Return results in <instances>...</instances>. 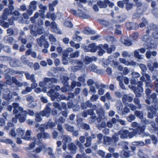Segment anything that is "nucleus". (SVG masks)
I'll return each mask as SVG.
<instances>
[{"label":"nucleus","mask_w":158,"mask_h":158,"mask_svg":"<svg viewBox=\"0 0 158 158\" xmlns=\"http://www.w3.org/2000/svg\"><path fill=\"white\" fill-rule=\"evenodd\" d=\"M143 35L141 38L142 40L144 42H148L147 44L148 49H156L157 48V45L155 40L153 39L152 37H150L149 34Z\"/></svg>","instance_id":"1"},{"label":"nucleus","mask_w":158,"mask_h":158,"mask_svg":"<svg viewBox=\"0 0 158 158\" xmlns=\"http://www.w3.org/2000/svg\"><path fill=\"white\" fill-rule=\"evenodd\" d=\"M46 150V146L43 144L39 146L33 151H31L27 154L28 156L31 158H39V156L38 154L42 151Z\"/></svg>","instance_id":"2"},{"label":"nucleus","mask_w":158,"mask_h":158,"mask_svg":"<svg viewBox=\"0 0 158 158\" xmlns=\"http://www.w3.org/2000/svg\"><path fill=\"white\" fill-rule=\"evenodd\" d=\"M53 106L55 108L52 112V113L54 115H59L61 113V110L62 109L65 110L66 108V104L65 103H61L60 105L57 103H54Z\"/></svg>","instance_id":"3"},{"label":"nucleus","mask_w":158,"mask_h":158,"mask_svg":"<svg viewBox=\"0 0 158 158\" xmlns=\"http://www.w3.org/2000/svg\"><path fill=\"white\" fill-rule=\"evenodd\" d=\"M17 135L19 136L22 137V139L26 140L29 139L31 137V131L29 130H27L25 133V135L23 136L25 130L22 128L19 127L16 130Z\"/></svg>","instance_id":"4"},{"label":"nucleus","mask_w":158,"mask_h":158,"mask_svg":"<svg viewBox=\"0 0 158 158\" xmlns=\"http://www.w3.org/2000/svg\"><path fill=\"white\" fill-rule=\"evenodd\" d=\"M56 83V81L54 78H45L44 81L40 82L39 83V85L41 87H45L46 88H51L52 86V82Z\"/></svg>","instance_id":"5"},{"label":"nucleus","mask_w":158,"mask_h":158,"mask_svg":"<svg viewBox=\"0 0 158 158\" xmlns=\"http://www.w3.org/2000/svg\"><path fill=\"white\" fill-rule=\"evenodd\" d=\"M51 105V104H48L46 107L45 109L43 111L41 112L40 114H37L36 115L35 120L37 122H40L41 121V118L40 116H46L48 117L49 116L51 109L48 107V105Z\"/></svg>","instance_id":"6"},{"label":"nucleus","mask_w":158,"mask_h":158,"mask_svg":"<svg viewBox=\"0 0 158 158\" xmlns=\"http://www.w3.org/2000/svg\"><path fill=\"white\" fill-rule=\"evenodd\" d=\"M72 11L73 14L78 16L83 19H88L90 17V16L88 14V12L84 9L83 10L78 9L77 11L74 10H72Z\"/></svg>","instance_id":"7"},{"label":"nucleus","mask_w":158,"mask_h":158,"mask_svg":"<svg viewBox=\"0 0 158 158\" xmlns=\"http://www.w3.org/2000/svg\"><path fill=\"white\" fill-rule=\"evenodd\" d=\"M141 121L146 124L151 123L152 127H151L150 126L148 127V129L151 132L153 133L154 132H156L158 131V128L155 126V124L154 122H152L149 120H147L145 118H143Z\"/></svg>","instance_id":"8"},{"label":"nucleus","mask_w":158,"mask_h":158,"mask_svg":"<svg viewBox=\"0 0 158 158\" xmlns=\"http://www.w3.org/2000/svg\"><path fill=\"white\" fill-rule=\"evenodd\" d=\"M8 78L6 77V83L8 85H10L12 82L15 83L16 85H18L19 86H21L22 85L27 86L28 85L27 83L26 82H24L23 83H21L19 81H18L15 77H12L11 78L9 76Z\"/></svg>","instance_id":"9"},{"label":"nucleus","mask_w":158,"mask_h":158,"mask_svg":"<svg viewBox=\"0 0 158 158\" xmlns=\"http://www.w3.org/2000/svg\"><path fill=\"white\" fill-rule=\"evenodd\" d=\"M137 89H136L134 86H132L131 88L135 94L136 96L139 97L141 95L140 93L142 92L143 90V89L141 86L143 84L141 82L139 81L137 82Z\"/></svg>","instance_id":"10"},{"label":"nucleus","mask_w":158,"mask_h":158,"mask_svg":"<svg viewBox=\"0 0 158 158\" xmlns=\"http://www.w3.org/2000/svg\"><path fill=\"white\" fill-rule=\"evenodd\" d=\"M97 48V47L95 44H92L88 46H85L84 48V50L85 52H95Z\"/></svg>","instance_id":"11"},{"label":"nucleus","mask_w":158,"mask_h":158,"mask_svg":"<svg viewBox=\"0 0 158 158\" xmlns=\"http://www.w3.org/2000/svg\"><path fill=\"white\" fill-rule=\"evenodd\" d=\"M113 64L115 66H117L118 64V63H117L116 61L113 59V56H109L108 59L103 63V66L106 67V66L107 64Z\"/></svg>","instance_id":"12"},{"label":"nucleus","mask_w":158,"mask_h":158,"mask_svg":"<svg viewBox=\"0 0 158 158\" xmlns=\"http://www.w3.org/2000/svg\"><path fill=\"white\" fill-rule=\"evenodd\" d=\"M56 46L54 45H52L51 47L50 50L51 52L54 51L55 50L56 48V51L59 53H61L63 49L59 42H56Z\"/></svg>","instance_id":"13"},{"label":"nucleus","mask_w":158,"mask_h":158,"mask_svg":"<svg viewBox=\"0 0 158 158\" xmlns=\"http://www.w3.org/2000/svg\"><path fill=\"white\" fill-rule=\"evenodd\" d=\"M85 137L82 136L80 137L79 140L81 143H80L78 140H76V143L77 145L79 146L81 150L82 151L83 150L84 148L82 144L85 141Z\"/></svg>","instance_id":"14"},{"label":"nucleus","mask_w":158,"mask_h":158,"mask_svg":"<svg viewBox=\"0 0 158 158\" xmlns=\"http://www.w3.org/2000/svg\"><path fill=\"white\" fill-rule=\"evenodd\" d=\"M13 106L14 109L13 111L14 114H17L19 112V111L21 112V113L23 112V108L19 106L18 103H14Z\"/></svg>","instance_id":"15"},{"label":"nucleus","mask_w":158,"mask_h":158,"mask_svg":"<svg viewBox=\"0 0 158 158\" xmlns=\"http://www.w3.org/2000/svg\"><path fill=\"white\" fill-rule=\"evenodd\" d=\"M51 24V30L52 31L58 34H62L61 31L57 27V24L55 22H52Z\"/></svg>","instance_id":"16"},{"label":"nucleus","mask_w":158,"mask_h":158,"mask_svg":"<svg viewBox=\"0 0 158 158\" xmlns=\"http://www.w3.org/2000/svg\"><path fill=\"white\" fill-rule=\"evenodd\" d=\"M158 30V26L155 25L153 24H151L148 25L147 27V30L146 33L149 34L151 31H155Z\"/></svg>","instance_id":"17"},{"label":"nucleus","mask_w":158,"mask_h":158,"mask_svg":"<svg viewBox=\"0 0 158 158\" xmlns=\"http://www.w3.org/2000/svg\"><path fill=\"white\" fill-rule=\"evenodd\" d=\"M49 93L51 94L52 97V100H54L56 98H58L57 100L59 101V99L60 98H61L62 99H63V97H61L60 95H59L58 93H56L55 94H54V90L53 89H51L49 91Z\"/></svg>","instance_id":"18"},{"label":"nucleus","mask_w":158,"mask_h":158,"mask_svg":"<svg viewBox=\"0 0 158 158\" xmlns=\"http://www.w3.org/2000/svg\"><path fill=\"white\" fill-rule=\"evenodd\" d=\"M86 66L82 62L79 61L77 64V66H73L72 68V70L74 71H75L77 70L85 67Z\"/></svg>","instance_id":"19"},{"label":"nucleus","mask_w":158,"mask_h":158,"mask_svg":"<svg viewBox=\"0 0 158 158\" xmlns=\"http://www.w3.org/2000/svg\"><path fill=\"white\" fill-rule=\"evenodd\" d=\"M126 26L128 29H137L139 28V25L135 23H129L126 24Z\"/></svg>","instance_id":"20"},{"label":"nucleus","mask_w":158,"mask_h":158,"mask_svg":"<svg viewBox=\"0 0 158 158\" xmlns=\"http://www.w3.org/2000/svg\"><path fill=\"white\" fill-rule=\"evenodd\" d=\"M157 54V52L156 51H151L150 50H148L145 54V56L147 59H150L151 56H156Z\"/></svg>","instance_id":"21"},{"label":"nucleus","mask_w":158,"mask_h":158,"mask_svg":"<svg viewBox=\"0 0 158 158\" xmlns=\"http://www.w3.org/2000/svg\"><path fill=\"white\" fill-rule=\"evenodd\" d=\"M108 47V45L105 44L104 46L102 45H100V48L98 52V55L99 56H102L105 52V51L104 49H106Z\"/></svg>","instance_id":"22"},{"label":"nucleus","mask_w":158,"mask_h":158,"mask_svg":"<svg viewBox=\"0 0 158 158\" xmlns=\"http://www.w3.org/2000/svg\"><path fill=\"white\" fill-rule=\"evenodd\" d=\"M128 131L127 130H122L119 132V135L121 139H125L128 137Z\"/></svg>","instance_id":"23"},{"label":"nucleus","mask_w":158,"mask_h":158,"mask_svg":"<svg viewBox=\"0 0 158 158\" xmlns=\"http://www.w3.org/2000/svg\"><path fill=\"white\" fill-rule=\"evenodd\" d=\"M3 142H4L6 144H9L12 145V148H13L14 150L15 151H17L18 148L17 147H15V144H13V141L10 139H4L2 141Z\"/></svg>","instance_id":"24"},{"label":"nucleus","mask_w":158,"mask_h":158,"mask_svg":"<svg viewBox=\"0 0 158 158\" xmlns=\"http://www.w3.org/2000/svg\"><path fill=\"white\" fill-rule=\"evenodd\" d=\"M97 60V58L95 57H89L88 56H86L85 57L84 62L86 64H88L92 61H95Z\"/></svg>","instance_id":"25"},{"label":"nucleus","mask_w":158,"mask_h":158,"mask_svg":"<svg viewBox=\"0 0 158 158\" xmlns=\"http://www.w3.org/2000/svg\"><path fill=\"white\" fill-rule=\"evenodd\" d=\"M68 148L71 153H75L77 152V147L73 143H70L69 145Z\"/></svg>","instance_id":"26"},{"label":"nucleus","mask_w":158,"mask_h":158,"mask_svg":"<svg viewBox=\"0 0 158 158\" xmlns=\"http://www.w3.org/2000/svg\"><path fill=\"white\" fill-rule=\"evenodd\" d=\"M88 69L98 73L101 72V70L98 69L97 67L94 64L90 65L88 67Z\"/></svg>","instance_id":"27"},{"label":"nucleus","mask_w":158,"mask_h":158,"mask_svg":"<svg viewBox=\"0 0 158 158\" xmlns=\"http://www.w3.org/2000/svg\"><path fill=\"white\" fill-rule=\"evenodd\" d=\"M98 117L97 118V121L98 123L100 122L103 119H105L104 113L102 111L101 112H98Z\"/></svg>","instance_id":"28"},{"label":"nucleus","mask_w":158,"mask_h":158,"mask_svg":"<svg viewBox=\"0 0 158 158\" xmlns=\"http://www.w3.org/2000/svg\"><path fill=\"white\" fill-rule=\"evenodd\" d=\"M156 95L155 94L153 93L151 95V98H149L150 101L149 100L147 99L146 100V102L148 104H150L151 102H156Z\"/></svg>","instance_id":"29"},{"label":"nucleus","mask_w":158,"mask_h":158,"mask_svg":"<svg viewBox=\"0 0 158 158\" xmlns=\"http://www.w3.org/2000/svg\"><path fill=\"white\" fill-rule=\"evenodd\" d=\"M139 51L138 49L135 50L134 52V56L139 60H142L144 58V56L142 55H139Z\"/></svg>","instance_id":"30"},{"label":"nucleus","mask_w":158,"mask_h":158,"mask_svg":"<svg viewBox=\"0 0 158 158\" xmlns=\"http://www.w3.org/2000/svg\"><path fill=\"white\" fill-rule=\"evenodd\" d=\"M32 140L33 141L31 143L29 144V146L25 148V149L26 151H29L33 149L34 148H35V144H37L34 141V139H33Z\"/></svg>","instance_id":"31"},{"label":"nucleus","mask_w":158,"mask_h":158,"mask_svg":"<svg viewBox=\"0 0 158 158\" xmlns=\"http://www.w3.org/2000/svg\"><path fill=\"white\" fill-rule=\"evenodd\" d=\"M108 2V0H105L104 2H99L97 4L99 6L100 8H106L107 6V3Z\"/></svg>","instance_id":"32"},{"label":"nucleus","mask_w":158,"mask_h":158,"mask_svg":"<svg viewBox=\"0 0 158 158\" xmlns=\"http://www.w3.org/2000/svg\"><path fill=\"white\" fill-rule=\"evenodd\" d=\"M41 133L39 134L37 137H35L33 138V139H34V141L36 143L37 145H39L40 142L41 140L40 139L43 137Z\"/></svg>","instance_id":"33"},{"label":"nucleus","mask_w":158,"mask_h":158,"mask_svg":"<svg viewBox=\"0 0 158 158\" xmlns=\"http://www.w3.org/2000/svg\"><path fill=\"white\" fill-rule=\"evenodd\" d=\"M4 41L7 44H12L14 42L13 38L10 36H6L4 38Z\"/></svg>","instance_id":"34"},{"label":"nucleus","mask_w":158,"mask_h":158,"mask_svg":"<svg viewBox=\"0 0 158 158\" xmlns=\"http://www.w3.org/2000/svg\"><path fill=\"white\" fill-rule=\"evenodd\" d=\"M46 41L45 38L43 36H41L40 39H37V43L41 47L44 45V44Z\"/></svg>","instance_id":"35"},{"label":"nucleus","mask_w":158,"mask_h":158,"mask_svg":"<svg viewBox=\"0 0 158 158\" xmlns=\"http://www.w3.org/2000/svg\"><path fill=\"white\" fill-rule=\"evenodd\" d=\"M87 84L88 86H93L94 85L96 88L98 89L99 88V85L97 83H94L93 80L92 79H89L87 81Z\"/></svg>","instance_id":"36"},{"label":"nucleus","mask_w":158,"mask_h":158,"mask_svg":"<svg viewBox=\"0 0 158 158\" xmlns=\"http://www.w3.org/2000/svg\"><path fill=\"white\" fill-rule=\"evenodd\" d=\"M139 35V34L138 32H135L132 34L130 37V39L132 41L136 40Z\"/></svg>","instance_id":"37"},{"label":"nucleus","mask_w":158,"mask_h":158,"mask_svg":"<svg viewBox=\"0 0 158 158\" xmlns=\"http://www.w3.org/2000/svg\"><path fill=\"white\" fill-rule=\"evenodd\" d=\"M62 141L64 143H67L71 141V139L70 137L68 136L64 135L62 136Z\"/></svg>","instance_id":"38"},{"label":"nucleus","mask_w":158,"mask_h":158,"mask_svg":"<svg viewBox=\"0 0 158 158\" xmlns=\"http://www.w3.org/2000/svg\"><path fill=\"white\" fill-rule=\"evenodd\" d=\"M37 3V2L34 1L31 2L29 6V8L35 10L36 9L37 6L36 5Z\"/></svg>","instance_id":"39"},{"label":"nucleus","mask_w":158,"mask_h":158,"mask_svg":"<svg viewBox=\"0 0 158 158\" xmlns=\"http://www.w3.org/2000/svg\"><path fill=\"white\" fill-rule=\"evenodd\" d=\"M25 75L27 79L31 80L32 82L35 81L34 75L33 74L30 75L28 73H26Z\"/></svg>","instance_id":"40"},{"label":"nucleus","mask_w":158,"mask_h":158,"mask_svg":"<svg viewBox=\"0 0 158 158\" xmlns=\"http://www.w3.org/2000/svg\"><path fill=\"white\" fill-rule=\"evenodd\" d=\"M150 76L148 74H146L143 76H142L140 79L143 81L146 82L150 80Z\"/></svg>","instance_id":"41"},{"label":"nucleus","mask_w":158,"mask_h":158,"mask_svg":"<svg viewBox=\"0 0 158 158\" xmlns=\"http://www.w3.org/2000/svg\"><path fill=\"white\" fill-rule=\"evenodd\" d=\"M73 51V48H69L64 51V53L63 56H64L67 57L69 55V53L72 52Z\"/></svg>","instance_id":"42"},{"label":"nucleus","mask_w":158,"mask_h":158,"mask_svg":"<svg viewBox=\"0 0 158 158\" xmlns=\"http://www.w3.org/2000/svg\"><path fill=\"white\" fill-rule=\"evenodd\" d=\"M149 110H150L151 112H149L148 114V117L150 118H152L153 117V113L155 112L156 110L153 107H150Z\"/></svg>","instance_id":"43"},{"label":"nucleus","mask_w":158,"mask_h":158,"mask_svg":"<svg viewBox=\"0 0 158 158\" xmlns=\"http://www.w3.org/2000/svg\"><path fill=\"white\" fill-rule=\"evenodd\" d=\"M49 39L50 41H51L52 45H53L54 42H55L56 44V42H58L57 41L55 37L52 34H50L49 36Z\"/></svg>","instance_id":"44"},{"label":"nucleus","mask_w":158,"mask_h":158,"mask_svg":"<svg viewBox=\"0 0 158 158\" xmlns=\"http://www.w3.org/2000/svg\"><path fill=\"white\" fill-rule=\"evenodd\" d=\"M145 129V126H142L140 128V132H138V133L139 135H140L141 134H142V135L141 136H142L143 137H144L145 136H148L149 135V134H144L143 133V132L144 131V130Z\"/></svg>","instance_id":"45"},{"label":"nucleus","mask_w":158,"mask_h":158,"mask_svg":"<svg viewBox=\"0 0 158 158\" xmlns=\"http://www.w3.org/2000/svg\"><path fill=\"white\" fill-rule=\"evenodd\" d=\"M39 7L40 9L39 10V11L42 13H44V10L47 9V6H44L43 5L40 4L39 6Z\"/></svg>","instance_id":"46"},{"label":"nucleus","mask_w":158,"mask_h":158,"mask_svg":"<svg viewBox=\"0 0 158 158\" xmlns=\"http://www.w3.org/2000/svg\"><path fill=\"white\" fill-rule=\"evenodd\" d=\"M142 22L140 23L139 25L141 28H143L147 24V22L146 21L145 18H143L142 19Z\"/></svg>","instance_id":"47"},{"label":"nucleus","mask_w":158,"mask_h":158,"mask_svg":"<svg viewBox=\"0 0 158 158\" xmlns=\"http://www.w3.org/2000/svg\"><path fill=\"white\" fill-rule=\"evenodd\" d=\"M9 135L13 137H15L17 135V132H15L14 128H12L10 130L9 132Z\"/></svg>","instance_id":"48"},{"label":"nucleus","mask_w":158,"mask_h":158,"mask_svg":"<svg viewBox=\"0 0 158 158\" xmlns=\"http://www.w3.org/2000/svg\"><path fill=\"white\" fill-rule=\"evenodd\" d=\"M73 39L75 41H80L82 39V38L80 36L76 34L73 36Z\"/></svg>","instance_id":"49"},{"label":"nucleus","mask_w":158,"mask_h":158,"mask_svg":"<svg viewBox=\"0 0 158 158\" xmlns=\"http://www.w3.org/2000/svg\"><path fill=\"white\" fill-rule=\"evenodd\" d=\"M158 30L154 31L152 33V38L153 39H158Z\"/></svg>","instance_id":"50"},{"label":"nucleus","mask_w":158,"mask_h":158,"mask_svg":"<svg viewBox=\"0 0 158 158\" xmlns=\"http://www.w3.org/2000/svg\"><path fill=\"white\" fill-rule=\"evenodd\" d=\"M0 47L1 48H3L4 50L6 52H10V49L8 46H5L4 47L2 44H0Z\"/></svg>","instance_id":"51"},{"label":"nucleus","mask_w":158,"mask_h":158,"mask_svg":"<svg viewBox=\"0 0 158 158\" xmlns=\"http://www.w3.org/2000/svg\"><path fill=\"white\" fill-rule=\"evenodd\" d=\"M79 52L78 51H76L75 52H72L70 54V56L71 58H74L77 57L79 55Z\"/></svg>","instance_id":"52"},{"label":"nucleus","mask_w":158,"mask_h":158,"mask_svg":"<svg viewBox=\"0 0 158 158\" xmlns=\"http://www.w3.org/2000/svg\"><path fill=\"white\" fill-rule=\"evenodd\" d=\"M96 120H97L96 117L95 116V114H93L91 115L90 118L89 119V121L91 123L94 122Z\"/></svg>","instance_id":"53"},{"label":"nucleus","mask_w":158,"mask_h":158,"mask_svg":"<svg viewBox=\"0 0 158 158\" xmlns=\"http://www.w3.org/2000/svg\"><path fill=\"white\" fill-rule=\"evenodd\" d=\"M132 144L134 145L143 146L144 145V143L142 141H135L132 142Z\"/></svg>","instance_id":"54"},{"label":"nucleus","mask_w":158,"mask_h":158,"mask_svg":"<svg viewBox=\"0 0 158 158\" xmlns=\"http://www.w3.org/2000/svg\"><path fill=\"white\" fill-rule=\"evenodd\" d=\"M119 60L120 63L126 65H128L129 64V62L126 61L123 58H120Z\"/></svg>","instance_id":"55"},{"label":"nucleus","mask_w":158,"mask_h":158,"mask_svg":"<svg viewBox=\"0 0 158 158\" xmlns=\"http://www.w3.org/2000/svg\"><path fill=\"white\" fill-rule=\"evenodd\" d=\"M86 143L85 144V146L86 147L90 146V145H91V138L90 137H87L86 138Z\"/></svg>","instance_id":"56"},{"label":"nucleus","mask_w":158,"mask_h":158,"mask_svg":"<svg viewBox=\"0 0 158 158\" xmlns=\"http://www.w3.org/2000/svg\"><path fill=\"white\" fill-rule=\"evenodd\" d=\"M135 114L140 118H142L143 114L141 112L136 111L135 112Z\"/></svg>","instance_id":"57"},{"label":"nucleus","mask_w":158,"mask_h":158,"mask_svg":"<svg viewBox=\"0 0 158 158\" xmlns=\"http://www.w3.org/2000/svg\"><path fill=\"white\" fill-rule=\"evenodd\" d=\"M97 127L98 128L100 129L102 128H104L106 127V122L104 121H102L100 124H98Z\"/></svg>","instance_id":"58"},{"label":"nucleus","mask_w":158,"mask_h":158,"mask_svg":"<svg viewBox=\"0 0 158 158\" xmlns=\"http://www.w3.org/2000/svg\"><path fill=\"white\" fill-rule=\"evenodd\" d=\"M65 127L67 130L69 131L72 132L74 130V127H73L67 124L65 125Z\"/></svg>","instance_id":"59"},{"label":"nucleus","mask_w":158,"mask_h":158,"mask_svg":"<svg viewBox=\"0 0 158 158\" xmlns=\"http://www.w3.org/2000/svg\"><path fill=\"white\" fill-rule=\"evenodd\" d=\"M115 48L114 46H112L110 48H108H108H107L106 49V50H107V52L108 53H110L112 51H113L115 49Z\"/></svg>","instance_id":"60"},{"label":"nucleus","mask_w":158,"mask_h":158,"mask_svg":"<svg viewBox=\"0 0 158 158\" xmlns=\"http://www.w3.org/2000/svg\"><path fill=\"white\" fill-rule=\"evenodd\" d=\"M10 63V65L12 67H16L18 66L17 62L14 60H11Z\"/></svg>","instance_id":"61"},{"label":"nucleus","mask_w":158,"mask_h":158,"mask_svg":"<svg viewBox=\"0 0 158 158\" xmlns=\"http://www.w3.org/2000/svg\"><path fill=\"white\" fill-rule=\"evenodd\" d=\"M110 139L107 136H105L104 138V141L105 144H109V143L110 142Z\"/></svg>","instance_id":"62"},{"label":"nucleus","mask_w":158,"mask_h":158,"mask_svg":"<svg viewBox=\"0 0 158 158\" xmlns=\"http://www.w3.org/2000/svg\"><path fill=\"white\" fill-rule=\"evenodd\" d=\"M95 88L96 87L94 85L91 86L90 87V89L89 91V93L91 92L94 94L96 92V90L95 89Z\"/></svg>","instance_id":"63"},{"label":"nucleus","mask_w":158,"mask_h":158,"mask_svg":"<svg viewBox=\"0 0 158 158\" xmlns=\"http://www.w3.org/2000/svg\"><path fill=\"white\" fill-rule=\"evenodd\" d=\"M98 95L95 94L92 95L90 98L91 101H96L98 98Z\"/></svg>","instance_id":"64"}]
</instances>
